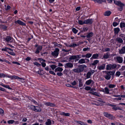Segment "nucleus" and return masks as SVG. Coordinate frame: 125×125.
<instances>
[{"mask_svg":"<svg viewBox=\"0 0 125 125\" xmlns=\"http://www.w3.org/2000/svg\"><path fill=\"white\" fill-rule=\"evenodd\" d=\"M81 55H72L70 56L69 58V61H71L73 60H75V62H76L78 61L81 58Z\"/></svg>","mask_w":125,"mask_h":125,"instance_id":"f257e3e1","label":"nucleus"},{"mask_svg":"<svg viewBox=\"0 0 125 125\" xmlns=\"http://www.w3.org/2000/svg\"><path fill=\"white\" fill-rule=\"evenodd\" d=\"M115 72L109 71L104 76V77L107 80H109L111 78V75L113 76L114 75Z\"/></svg>","mask_w":125,"mask_h":125,"instance_id":"f03ea898","label":"nucleus"},{"mask_svg":"<svg viewBox=\"0 0 125 125\" xmlns=\"http://www.w3.org/2000/svg\"><path fill=\"white\" fill-rule=\"evenodd\" d=\"M117 65L115 64H108L106 67V70H111L116 68Z\"/></svg>","mask_w":125,"mask_h":125,"instance_id":"7ed1b4c3","label":"nucleus"},{"mask_svg":"<svg viewBox=\"0 0 125 125\" xmlns=\"http://www.w3.org/2000/svg\"><path fill=\"white\" fill-rule=\"evenodd\" d=\"M59 50L58 48H56L55 50L52 53V54L54 57L56 58L58 56Z\"/></svg>","mask_w":125,"mask_h":125,"instance_id":"20e7f679","label":"nucleus"},{"mask_svg":"<svg viewBox=\"0 0 125 125\" xmlns=\"http://www.w3.org/2000/svg\"><path fill=\"white\" fill-rule=\"evenodd\" d=\"M104 115L106 117L108 118L111 120H113L114 119L115 117L112 115L108 114L107 112H104Z\"/></svg>","mask_w":125,"mask_h":125,"instance_id":"39448f33","label":"nucleus"},{"mask_svg":"<svg viewBox=\"0 0 125 125\" xmlns=\"http://www.w3.org/2000/svg\"><path fill=\"white\" fill-rule=\"evenodd\" d=\"M64 66L66 68H72L73 67V65L72 63L69 62L66 63L65 65Z\"/></svg>","mask_w":125,"mask_h":125,"instance_id":"423d86ee","label":"nucleus"},{"mask_svg":"<svg viewBox=\"0 0 125 125\" xmlns=\"http://www.w3.org/2000/svg\"><path fill=\"white\" fill-rule=\"evenodd\" d=\"M46 62L45 60L40 58V62L41 63V65L43 67H45L46 66Z\"/></svg>","mask_w":125,"mask_h":125,"instance_id":"0eeeda50","label":"nucleus"},{"mask_svg":"<svg viewBox=\"0 0 125 125\" xmlns=\"http://www.w3.org/2000/svg\"><path fill=\"white\" fill-rule=\"evenodd\" d=\"M111 56V55L110 54L109 52H108L104 54L103 58V59H107L108 58H110Z\"/></svg>","mask_w":125,"mask_h":125,"instance_id":"6e6552de","label":"nucleus"},{"mask_svg":"<svg viewBox=\"0 0 125 125\" xmlns=\"http://www.w3.org/2000/svg\"><path fill=\"white\" fill-rule=\"evenodd\" d=\"M105 64H103L101 65H98L97 66V68L99 70H104L105 68Z\"/></svg>","mask_w":125,"mask_h":125,"instance_id":"1a4fd4ad","label":"nucleus"},{"mask_svg":"<svg viewBox=\"0 0 125 125\" xmlns=\"http://www.w3.org/2000/svg\"><path fill=\"white\" fill-rule=\"evenodd\" d=\"M14 23L16 24L18 23V24L24 26L25 25H26V24L25 23L19 20H18L17 21H14Z\"/></svg>","mask_w":125,"mask_h":125,"instance_id":"9d476101","label":"nucleus"},{"mask_svg":"<svg viewBox=\"0 0 125 125\" xmlns=\"http://www.w3.org/2000/svg\"><path fill=\"white\" fill-rule=\"evenodd\" d=\"M93 22V21L91 19H88L84 20L85 24H91Z\"/></svg>","mask_w":125,"mask_h":125,"instance_id":"9b49d317","label":"nucleus"},{"mask_svg":"<svg viewBox=\"0 0 125 125\" xmlns=\"http://www.w3.org/2000/svg\"><path fill=\"white\" fill-rule=\"evenodd\" d=\"M119 53L120 54H123L125 53V46L122 47L121 49L119 50Z\"/></svg>","mask_w":125,"mask_h":125,"instance_id":"f8f14e48","label":"nucleus"},{"mask_svg":"<svg viewBox=\"0 0 125 125\" xmlns=\"http://www.w3.org/2000/svg\"><path fill=\"white\" fill-rule=\"evenodd\" d=\"M116 60L119 63H122L123 61V58L121 57L117 56L116 57Z\"/></svg>","mask_w":125,"mask_h":125,"instance_id":"ddd939ff","label":"nucleus"},{"mask_svg":"<svg viewBox=\"0 0 125 125\" xmlns=\"http://www.w3.org/2000/svg\"><path fill=\"white\" fill-rule=\"evenodd\" d=\"M44 104L46 105L52 107L54 106L55 105L54 104L50 102L45 103Z\"/></svg>","mask_w":125,"mask_h":125,"instance_id":"4468645a","label":"nucleus"},{"mask_svg":"<svg viewBox=\"0 0 125 125\" xmlns=\"http://www.w3.org/2000/svg\"><path fill=\"white\" fill-rule=\"evenodd\" d=\"M63 70V68L62 67H58L56 68L54 70L55 72H61Z\"/></svg>","mask_w":125,"mask_h":125,"instance_id":"2eb2a0df","label":"nucleus"},{"mask_svg":"<svg viewBox=\"0 0 125 125\" xmlns=\"http://www.w3.org/2000/svg\"><path fill=\"white\" fill-rule=\"evenodd\" d=\"M85 63V59L82 58L79 60L78 63L80 64H82Z\"/></svg>","mask_w":125,"mask_h":125,"instance_id":"dca6fc26","label":"nucleus"},{"mask_svg":"<svg viewBox=\"0 0 125 125\" xmlns=\"http://www.w3.org/2000/svg\"><path fill=\"white\" fill-rule=\"evenodd\" d=\"M89 93L91 94L94 95H96L98 97H100V94L98 93H97V92H88Z\"/></svg>","mask_w":125,"mask_h":125,"instance_id":"f3484780","label":"nucleus"},{"mask_svg":"<svg viewBox=\"0 0 125 125\" xmlns=\"http://www.w3.org/2000/svg\"><path fill=\"white\" fill-rule=\"evenodd\" d=\"M104 90H103V92H104L105 94H109V90L107 87H105L104 88Z\"/></svg>","mask_w":125,"mask_h":125,"instance_id":"a211bd4d","label":"nucleus"},{"mask_svg":"<svg viewBox=\"0 0 125 125\" xmlns=\"http://www.w3.org/2000/svg\"><path fill=\"white\" fill-rule=\"evenodd\" d=\"M116 41L120 43H122L123 41L122 39L120 38H116Z\"/></svg>","mask_w":125,"mask_h":125,"instance_id":"6ab92c4d","label":"nucleus"},{"mask_svg":"<svg viewBox=\"0 0 125 125\" xmlns=\"http://www.w3.org/2000/svg\"><path fill=\"white\" fill-rule=\"evenodd\" d=\"M99 57V55L98 54L96 53L95 54H93L92 57L91 58V59L92 58H93L94 59H97L98 57Z\"/></svg>","mask_w":125,"mask_h":125,"instance_id":"aec40b11","label":"nucleus"},{"mask_svg":"<svg viewBox=\"0 0 125 125\" xmlns=\"http://www.w3.org/2000/svg\"><path fill=\"white\" fill-rule=\"evenodd\" d=\"M111 13V12L110 11H107L105 12L104 15L105 16H108L110 15Z\"/></svg>","mask_w":125,"mask_h":125,"instance_id":"412c9836","label":"nucleus"},{"mask_svg":"<svg viewBox=\"0 0 125 125\" xmlns=\"http://www.w3.org/2000/svg\"><path fill=\"white\" fill-rule=\"evenodd\" d=\"M93 82V81L91 79H90L86 81L85 82V83L87 85H90L92 82Z\"/></svg>","mask_w":125,"mask_h":125,"instance_id":"4be33fe9","label":"nucleus"},{"mask_svg":"<svg viewBox=\"0 0 125 125\" xmlns=\"http://www.w3.org/2000/svg\"><path fill=\"white\" fill-rule=\"evenodd\" d=\"M45 124L46 125H51L52 124L51 120L49 119H48Z\"/></svg>","mask_w":125,"mask_h":125,"instance_id":"5701e85b","label":"nucleus"},{"mask_svg":"<svg viewBox=\"0 0 125 125\" xmlns=\"http://www.w3.org/2000/svg\"><path fill=\"white\" fill-rule=\"evenodd\" d=\"M75 122L76 123H77L79 124H80L81 125H87V124H86V123H84V122H82L80 121H75Z\"/></svg>","mask_w":125,"mask_h":125,"instance_id":"b1692460","label":"nucleus"},{"mask_svg":"<svg viewBox=\"0 0 125 125\" xmlns=\"http://www.w3.org/2000/svg\"><path fill=\"white\" fill-rule=\"evenodd\" d=\"M93 33L92 32H91L88 33L86 37L87 38H90L92 37L93 36Z\"/></svg>","mask_w":125,"mask_h":125,"instance_id":"393cba45","label":"nucleus"},{"mask_svg":"<svg viewBox=\"0 0 125 125\" xmlns=\"http://www.w3.org/2000/svg\"><path fill=\"white\" fill-rule=\"evenodd\" d=\"M118 6L120 8V9H119L120 11H122L123 9V7L124 6V4L121 2V3H120Z\"/></svg>","mask_w":125,"mask_h":125,"instance_id":"a878e982","label":"nucleus"},{"mask_svg":"<svg viewBox=\"0 0 125 125\" xmlns=\"http://www.w3.org/2000/svg\"><path fill=\"white\" fill-rule=\"evenodd\" d=\"M1 27V28L3 30L6 31L7 30V27L6 26L4 25H1L0 26Z\"/></svg>","mask_w":125,"mask_h":125,"instance_id":"bb28decb","label":"nucleus"},{"mask_svg":"<svg viewBox=\"0 0 125 125\" xmlns=\"http://www.w3.org/2000/svg\"><path fill=\"white\" fill-rule=\"evenodd\" d=\"M99 62L98 60H96L94 61L93 63H91V65H92L95 66Z\"/></svg>","mask_w":125,"mask_h":125,"instance_id":"cd10ccee","label":"nucleus"},{"mask_svg":"<svg viewBox=\"0 0 125 125\" xmlns=\"http://www.w3.org/2000/svg\"><path fill=\"white\" fill-rule=\"evenodd\" d=\"M11 39L12 38L11 37L8 36L6 37L5 40L6 41H7V42H10L11 40Z\"/></svg>","mask_w":125,"mask_h":125,"instance_id":"c85d7f7f","label":"nucleus"},{"mask_svg":"<svg viewBox=\"0 0 125 125\" xmlns=\"http://www.w3.org/2000/svg\"><path fill=\"white\" fill-rule=\"evenodd\" d=\"M115 32L116 34H117L120 31V29L118 28H115L114 29Z\"/></svg>","mask_w":125,"mask_h":125,"instance_id":"c756f323","label":"nucleus"},{"mask_svg":"<svg viewBox=\"0 0 125 125\" xmlns=\"http://www.w3.org/2000/svg\"><path fill=\"white\" fill-rule=\"evenodd\" d=\"M91 73L90 72H88L87 73V76H86V78L85 79H89L90 77V76L91 75Z\"/></svg>","mask_w":125,"mask_h":125,"instance_id":"7c9ffc66","label":"nucleus"},{"mask_svg":"<svg viewBox=\"0 0 125 125\" xmlns=\"http://www.w3.org/2000/svg\"><path fill=\"white\" fill-rule=\"evenodd\" d=\"M78 81H79V86L80 87H82L83 86V84L82 82V80L81 79H78Z\"/></svg>","mask_w":125,"mask_h":125,"instance_id":"2f4dec72","label":"nucleus"},{"mask_svg":"<svg viewBox=\"0 0 125 125\" xmlns=\"http://www.w3.org/2000/svg\"><path fill=\"white\" fill-rule=\"evenodd\" d=\"M73 71L75 73H80V71L78 68L76 69H74L73 70Z\"/></svg>","mask_w":125,"mask_h":125,"instance_id":"473e14b6","label":"nucleus"},{"mask_svg":"<svg viewBox=\"0 0 125 125\" xmlns=\"http://www.w3.org/2000/svg\"><path fill=\"white\" fill-rule=\"evenodd\" d=\"M112 109L115 110H121L122 109L119 107H117L115 106H113Z\"/></svg>","mask_w":125,"mask_h":125,"instance_id":"72a5a7b5","label":"nucleus"},{"mask_svg":"<svg viewBox=\"0 0 125 125\" xmlns=\"http://www.w3.org/2000/svg\"><path fill=\"white\" fill-rule=\"evenodd\" d=\"M120 26L121 28L125 27V23L124 22H121L120 24Z\"/></svg>","mask_w":125,"mask_h":125,"instance_id":"f704fd0d","label":"nucleus"},{"mask_svg":"<svg viewBox=\"0 0 125 125\" xmlns=\"http://www.w3.org/2000/svg\"><path fill=\"white\" fill-rule=\"evenodd\" d=\"M92 55V54H91L90 53H87L86 54V57L87 58H89Z\"/></svg>","mask_w":125,"mask_h":125,"instance_id":"c9c22d12","label":"nucleus"},{"mask_svg":"<svg viewBox=\"0 0 125 125\" xmlns=\"http://www.w3.org/2000/svg\"><path fill=\"white\" fill-rule=\"evenodd\" d=\"M90 50V48L88 47L83 48V51L85 52L87 51H89Z\"/></svg>","mask_w":125,"mask_h":125,"instance_id":"e433bc0d","label":"nucleus"},{"mask_svg":"<svg viewBox=\"0 0 125 125\" xmlns=\"http://www.w3.org/2000/svg\"><path fill=\"white\" fill-rule=\"evenodd\" d=\"M50 66L53 70H54L56 67V66L54 65H50Z\"/></svg>","mask_w":125,"mask_h":125,"instance_id":"4c0bfd02","label":"nucleus"},{"mask_svg":"<svg viewBox=\"0 0 125 125\" xmlns=\"http://www.w3.org/2000/svg\"><path fill=\"white\" fill-rule=\"evenodd\" d=\"M116 86L115 84H110L109 85L108 87L110 88H113Z\"/></svg>","mask_w":125,"mask_h":125,"instance_id":"58836bf2","label":"nucleus"},{"mask_svg":"<svg viewBox=\"0 0 125 125\" xmlns=\"http://www.w3.org/2000/svg\"><path fill=\"white\" fill-rule=\"evenodd\" d=\"M72 31L73 32L76 34L77 33L78 31L74 28H73L72 29Z\"/></svg>","mask_w":125,"mask_h":125,"instance_id":"ea45409f","label":"nucleus"},{"mask_svg":"<svg viewBox=\"0 0 125 125\" xmlns=\"http://www.w3.org/2000/svg\"><path fill=\"white\" fill-rule=\"evenodd\" d=\"M78 22L79 24L80 25H82L84 24H85L84 23V21H83L81 20H79Z\"/></svg>","mask_w":125,"mask_h":125,"instance_id":"a19ab883","label":"nucleus"},{"mask_svg":"<svg viewBox=\"0 0 125 125\" xmlns=\"http://www.w3.org/2000/svg\"><path fill=\"white\" fill-rule=\"evenodd\" d=\"M15 122V121L13 120H10L8 121L7 122L9 124H12Z\"/></svg>","mask_w":125,"mask_h":125,"instance_id":"79ce46f5","label":"nucleus"},{"mask_svg":"<svg viewBox=\"0 0 125 125\" xmlns=\"http://www.w3.org/2000/svg\"><path fill=\"white\" fill-rule=\"evenodd\" d=\"M114 3L116 4V5H118L119 4L121 3V2L120 1H115V0H114Z\"/></svg>","mask_w":125,"mask_h":125,"instance_id":"37998d69","label":"nucleus"},{"mask_svg":"<svg viewBox=\"0 0 125 125\" xmlns=\"http://www.w3.org/2000/svg\"><path fill=\"white\" fill-rule=\"evenodd\" d=\"M54 45L55 46L59 47L60 48H61L62 46V45L60 44H58L57 43H55Z\"/></svg>","mask_w":125,"mask_h":125,"instance_id":"c03bdc74","label":"nucleus"},{"mask_svg":"<svg viewBox=\"0 0 125 125\" xmlns=\"http://www.w3.org/2000/svg\"><path fill=\"white\" fill-rule=\"evenodd\" d=\"M56 74L58 76H62L63 75V73H61V72H57V73Z\"/></svg>","mask_w":125,"mask_h":125,"instance_id":"a18cd8bd","label":"nucleus"},{"mask_svg":"<svg viewBox=\"0 0 125 125\" xmlns=\"http://www.w3.org/2000/svg\"><path fill=\"white\" fill-rule=\"evenodd\" d=\"M30 109H31V110L34 111V109L35 108V106L33 105H31L29 107Z\"/></svg>","mask_w":125,"mask_h":125,"instance_id":"49530a36","label":"nucleus"},{"mask_svg":"<svg viewBox=\"0 0 125 125\" xmlns=\"http://www.w3.org/2000/svg\"><path fill=\"white\" fill-rule=\"evenodd\" d=\"M36 50L35 52V53L36 54L38 53H39V47H37L36 48Z\"/></svg>","mask_w":125,"mask_h":125,"instance_id":"de8ad7c7","label":"nucleus"},{"mask_svg":"<svg viewBox=\"0 0 125 125\" xmlns=\"http://www.w3.org/2000/svg\"><path fill=\"white\" fill-rule=\"evenodd\" d=\"M121 74V73L120 72H117L115 74V75L117 77H119Z\"/></svg>","mask_w":125,"mask_h":125,"instance_id":"09e8293b","label":"nucleus"},{"mask_svg":"<svg viewBox=\"0 0 125 125\" xmlns=\"http://www.w3.org/2000/svg\"><path fill=\"white\" fill-rule=\"evenodd\" d=\"M4 113V111L1 108H0V114L1 115L3 114Z\"/></svg>","mask_w":125,"mask_h":125,"instance_id":"8fccbe9b","label":"nucleus"},{"mask_svg":"<svg viewBox=\"0 0 125 125\" xmlns=\"http://www.w3.org/2000/svg\"><path fill=\"white\" fill-rule=\"evenodd\" d=\"M4 87L8 88V89L10 90H11L12 88L10 87L9 85H5L4 86Z\"/></svg>","mask_w":125,"mask_h":125,"instance_id":"3c124183","label":"nucleus"},{"mask_svg":"<svg viewBox=\"0 0 125 125\" xmlns=\"http://www.w3.org/2000/svg\"><path fill=\"white\" fill-rule=\"evenodd\" d=\"M85 89L86 90L88 91L90 90L91 87H90L86 86L85 87Z\"/></svg>","mask_w":125,"mask_h":125,"instance_id":"603ef678","label":"nucleus"},{"mask_svg":"<svg viewBox=\"0 0 125 125\" xmlns=\"http://www.w3.org/2000/svg\"><path fill=\"white\" fill-rule=\"evenodd\" d=\"M78 69L79 70L80 72L83 71L84 69V67H80L79 68H78Z\"/></svg>","mask_w":125,"mask_h":125,"instance_id":"864d4df0","label":"nucleus"},{"mask_svg":"<svg viewBox=\"0 0 125 125\" xmlns=\"http://www.w3.org/2000/svg\"><path fill=\"white\" fill-rule=\"evenodd\" d=\"M15 79H21L22 78H20L14 75L12 76Z\"/></svg>","mask_w":125,"mask_h":125,"instance_id":"5fc2aeb1","label":"nucleus"},{"mask_svg":"<svg viewBox=\"0 0 125 125\" xmlns=\"http://www.w3.org/2000/svg\"><path fill=\"white\" fill-rule=\"evenodd\" d=\"M110 51V49L109 48H106L105 49V52H109Z\"/></svg>","mask_w":125,"mask_h":125,"instance_id":"6e6d98bb","label":"nucleus"},{"mask_svg":"<svg viewBox=\"0 0 125 125\" xmlns=\"http://www.w3.org/2000/svg\"><path fill=\"white\" fill-rule=\"evenodd\" d=\"M118 25V24L116 22H114L113 23V25L114 27H115Z\"/></svg>","mask_w":125,"mask_h":125,"instance_id":"4d7b16f0","label":"nucleus"},{"mask_svg":"<svg viewBox=\"0 0 125 125\" xmlns=\"http://www.w3.org/2000/svg\"><path fill=\"white\" fill-rule=\"evenodd\" d=\"M71 84L73 85L74 86L76 85V82L75 81H74Z\"/></svg>","mask_w":125,"mask_h":125,"instance_id":"13d9d810","label":"nucleus"},{"mask_svg":"<svg viewBox=\"0 0 125 125\" xmlns=\"http://www.w3.org/2000/svg\"><path fill=\"white\" fill-rule=\"evenodd\" d=\"M49 73H50L51 74H53L54 75H56L55 73L53 71H49Z\"/></svg>","mask_w":125,"mask_h":125,"instance_id":"bf43d9fd","label":"nucleus"},{"mask_svg":"<svg viewBox=\"0 0 125 125\" xmlns=\"http://www.w3.org/2000/svg\"><path fill=\"white\" fill-rule=\"evenodd\" d=\"M8 48L5 47V48H3L2 49V51H5L6 52H7L8 51L7 50Z\"/></svg>","mask_w":125,"mask_h":125,"instance_id":"052dcab7","label":"nucleus"},{"mask_svg":"<svg viewBox=\"0 0 125 125\" xmlns=\"http://www.w3.org/2000/svg\"><path fill=\"white\" fill-rule=\"evenodd\" d=\"M88 29V28L86 27H84L83 28V31H87Z\"/></svg>","mask_w":125,"mask_h":125,"instance_id":"680f3d73","label":"nucleus"},{"mask_svg":"<svg viewBox=\"0 0 125 125\" xmlns=\"http://www.w3.org/2000/svg\"><path fill=\"white\" fill-rule=\"evenodd\" d=\"M12 63H13V64H16L17 65H20V63H19V62H15V61H13L12 62Z\"/></svg>","mask_w":125,"mask_h":125,"instance_id":"e2e57ef3","label":"nucleus"},{"mask_svg":"<svg viewBox=\"0 0 125 125\" xmlns=\"http://www.w3.org/2000/svg\"><path fill=\"white\" fill-rule=\"evenodd\" d=\"M5 74L3 73H0V77H4Z\"/></svg>","mask_w":125,"mask_h":125,"instance_id":"0e129e2a","label":"nucleus"},{"mask_svg":"<svg viewBox=\"0 0 125 125\" xmlns=\"http://www.w3.org/2000/svg\"><path fill=\"white\" fill-rule=\"evenodd\" d=\"M38 107H35V108L34 109V111L36 112L38 111L39 109H38Z\"/></svg>","mask_w":125,"mask_h":125,"instance_id":"69168bd1","label":"nucleus"},{"mask_svg":"<svg viewBox=\"0 0 125 125\" xmlns=\"http://www.w3.org/2000/svg\"><path fill=\"white\" fill-rule=\"evenodd\" d=\"M9 53L12 55L14 56L15 55V53L13 52H10Z\"/></svg>","mask_w":125,"mask_h":125,"instance_id":"338daca9","label":"nucleus"},{"mask_svg":"<svg viewBox=\"0 0 125 125\" xmlns=\"http://www.w3.org/2000/svg\"><path fill=\"white\" fill-rule=\"evenodd\" d=\"M29 99L31 100L34 103L36 104V102L33 99H32L31 98H30V99L29 98Z\"/></svg>","mask_w":125,"mask_h":125,"instance_id":"774afa93","label":"nucleus"}]
</instances>
